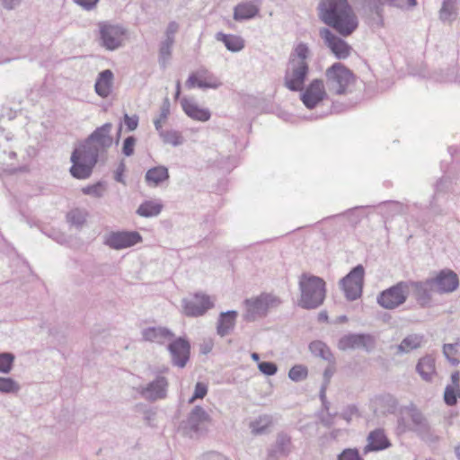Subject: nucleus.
I'll return each instance as SVG.
<instances>
[{"mask_svg": "<svg viewBox=\"0 0 460 460\" xmlns=\"http://www.w3.org/2000/svg\"><path fill=\"white\" fill-rule=\"evenodd\" d=\"M326 82L330 92L343 94L350 81L351 72L341 63H334L326 72Z\"/></svg>", "mask_w": 460, "mask_h": 460, "instance_id": "7", "label": "nucleus"}, {"mask_svg": "<svg viewBox=\"0 0 460 460\" xmlns=\"http://www.w3.org/2000/svg\"><path fill=\"white\" fill-rule=\"evenodd\" d=\"M437 293H451L459 285L457 275L451 270H442L435 278L430 279Z\"/></svg>", "mask_w": 460, "mask_h": 460, "instance_id": "18", "label": "nucleus"}, {"mask_svg": "<svg viewBox=\"0 0 460 460\" xmlns=\"http://www.w3.org/2000/svg\"><path fill=\"white\" fill-rule=\"evenodd\" d=\"M346 322H348V317L346 315H341V316L337 317V319H336V323H346Z\"/></svg>", "mask_w": 460, "mask_h": 460, "instance_id": "64", "label": "nucleus"}, {"mask_svg": "<svg viewBox=\"0 0 460 460\" xmlns=\"http://www.w3.org/2000/svg\"><path fill=\"white\" fill-rule=\"evenodd\" d=\"M374 345V338L369 334L349 333L342 336L338 341V348L341 350L364 349L369 351Z\"/></svg>", "mask_w": 460, "mask_h": 460, "instance_id": "15", "label": "nucleus"}, {"mask_svg": "<svg viewBox=\"0 0 460 460\" xmlns=\"http://www.w3.org/2000/svg\"><path fill=\"white\" fill-rule=\"evenodd\" d=\"M216 39L217 40L223 42L227 50L231 52H239L243 50L245 46L244 40L239 35L217 32L216 34Z\"/></svg>", "mask_w": 460, "mask_h": 460, "instance_id": "27", "label": "nucleus"}, {"mask_svg": "<svg viewBox=\"0 0 460 460\" xmlns=\"http://www.w3.org/2000/svg\"><path fill=\"white\" fill-rule=\"evenodd\" d=\"M443 353L453 366L458 365L460 363V341L444 344Z\"/></svg>", "mask_w": 460, "mask_h": 460, "instance_id": "37", "label": "nucleus"}, {"mask_svg": "<svg viewBox=\"0 0 460 460\" xmlns=\"http://www.w3.org/2000/svg\"><path fill=\"white\" fill-rule=\"evenodd\" d=\"M368 445L366 450H383L390 446V443L381 429H376L371 431L367 437Z\"/></svg>", "mask_w": 460, "mask_h": 460, "instance_id": "28", "label": "nucleus"}, {"mask_svg": "<svg viewBox=\"0 0 460 460\" xmlns=\"http://www.w3.org/2000/svg\"><path fill=\"white\" fill-rule=\"evenodd\" d=\"M398 429L401 432H405L406 430L411 429V428L407 427L402 418L398 420Z\"/></svg>", "mask_w": 460, "mask_h": 460, "instance_id": "61", "label": "nucleus"}, {"mask_svg": "<svg viewBox=\"0 0 460 460\" xmlns=\"http://www.w3.org/2000/svg\"><path fill=\"white\" fill-rule=\"evenodd\" d=\"M411 286L414 289L415 298L420 305L422 307L430 305L432 300L433 293H436L434 283L430 279L425 281L411 282L409 286Z\"/></svg>", "mask_w": 460, "mask_h": 460, "instance_id": "20", "label": "nucleus"}, {"mask_svg": "<svg viewBox=\"0 0 460 460\" xmlns=\"http://www.w3.org/2000/svg\"><path fill=\"white\" fill-rule=\"evenodd\" d=\"M280 304L281 300L277 296L270 293H262L256 297L244 301L245 312L243 317L247 322H253L264 317L270 309L276 308Z\"/></svg>", "mask_w": 460, "mask_h": 460, "instance_id": "6", "label": "nucleus"}, {"mask_svg": "<svg viewBox=\"0 0 460 460\" xmlns=\"http://www.w3.org/2000/svg\"><path fill=\"white\" fill-rule=\"evenodd\" d=\"M220 85V83L217 82L216 79H209V80H199L198 82V87L199 88H212L217 89Z\"/></svg>", "mask_w": 460, "mask_h": 460, "instance_id": "54", "label": "nucleus"}, {"mask_svg": "<svg viewBox=\"0 0 460 460\" xmlns=\"http://www.w3.org/2000/svg\"><path fill=\"white\" fill-rule=\"evenodd\" d=\"M380 4H383L385 2H389L391 5L408 10L415 7L417 5L416 0H377Z\"/></svg>", "mask_w": 460, "mask_h": 460, "instance_id": "44", "label": "nucleus"}, {"mask_svg": "<svg viewBox=\"0 0 460 460\" xmlns=\"http://www.w3.org/2000/svg\"><path fill=\"white\" fill-rule=\"evenodd\" d=\"M358 409L355 405L348 406L341 413L342 419L349 422L354 415H357Z\"/></svg>", "mask_w": 460, "mask_h": 460, "instance_id": "53", "label": "nucleus"}, {"mask_svg": "<svg viewBox=\"0 0 460 460\" xmlns=\"http://www.w3.org/2000/svg\"><path fill=\"white\" fill-rule=\"evenodd\" d=\"M198 82H199V79L197 78L196 75L195 74H191L188 80L186 81L185 84H186V87H188L189 89L190 88H193L194 86H198Z\"/></svg>", "mask_w": 460, "mask_h": 460, "instance_id": "59", "label": "nucleus"}, {"mask_svg": "<svg viewBox=\"0 0 460 460\" xmlns=\"http://www.w3.org/2000/svg\"><path fill=\"white\" fill-rule=\"evenodd\" d=\"M66 217L67 221L72 226H74L76 228H81L86 221L87 212L82 209L75 208L71 210L67 214Z\"/></svg>", "mask_w": 460, "mask_h": 460, "instance_id": "39", "label": "nucleus"}, {"mask_svg": "<svg viewBox=\"0 0 460 460\" xmlns=\"http://www.w3.org/2000/svg\"><path fill=\"white\" fill-rule=\"evenodd\" d=\"M236 316L237 312L234 310L221 313L217 326V334L221 337L228 335L235 325Z\"/></svg>", "mask_w": 460, "mask_h": 460, "instance_id": "26", "label": "nucleus"}, {"mask_svg": "<svg viewBox=\"0 0 460 460\" xmlns=\"http://www.w3.org/2000/svg\"><path fill=\"white\" fill-rule=\"evenodd\" d=\"M136 142L137 140L133 136H129L125 138L122 146V153L126 156H131L134 154Z\"/></svg>", "mask_w": 460, "mask_h": 460, "instance_id": "48", "label": "nucleus"}, {"mask_svg": "<svg viewBox=\"0 0 460 460\" xmlns=\"http://www.w3.org/2000/svg\"><path fill=\"white\" fill-rule=\"evenodd\" d=\"M408 413L413 425L411 430L417 432L424 440L430 442L437 440L438 438L433 435L429 421L419 410L411 408Z\"/></svg>", "mask_w": 460, "mask_h": 460, "instance_id": "17", "label": "nucleus"}, {"mask_svg": "<svg viewBox=\"0 0 460 460\" xmlns=\"http://www.w3.org/2000/svg\"><path fill=\"white\" fill-rule=\"evenodd\" d=\"M15 356L11 352L0 353V373L8 374L13 369Z\"/></svg>", "mask_w": 460, "mask_h": 460, "instance_id": "41", "label": "nucleus"}, {"mask_svg": "<svg viewBox=\"0 0 460 460\" xmlns=\"http://www.w3.org/2000/svg\"><path fill=\"white\" fill-rule=\"evenodd\" d=\"M181 303L184 314L191 317L203 315L214 306L210 297L204 294H196L191 299L184 298Z\"/></svg>", "mask_w": 460, "mask_h": 460, "instance_id": "13", "label": "nucleus"}, {"mask_svg": "<svg viewBox=\"0 0 460 460\" xmlns=\"http://www.w3.org/2000/svg\"><path fill=\"white\" fill-rule=\"evenodd\" d=\"M258 368L261 373L266 376H273L278 371V367L275 363L270 361H262L258 364Z\"/></svg>", "mask_w": 460, "mask_h": 460, "instance_id": "47", "label": "nucleus"}, {"mask_svg": "<svg viewBox=\"0 0 460 460\" xmlns=\"http://www.w3.org/2000/svg\"><path fill=\"white\" fill-rule=\"evenodd\" d=\"M21 389L20 385L11 377L0 376V392L4 394H17Z\"/></svg>", "mask_w": 460, "mask_h": 460, "instance_id": "40", "label": "nucleus"}, {"mask_svg": "<svg viewBox=\"0 0 460 460\" xmlns=\"http://www.w3.org/2000/svg\"><path fill=\"white\" fill-rule=\"evenodd\" d=\"M141 335L144 341L157 344H164L171 341L174 336L169 329L163 326L145 328L141 331Z\"/></svg>", "mask_w": 460, "mask_h": 460, "instance_id": "22", "label": "nucleus"}, {"mask_svg": "<svg viewBox=\"0 0 460 460\" xmlns=\"http://www.w3.org/2000/svg\"><path fill=\"white\" fill-rule=\"evenodd\" d=\"M145 178L148 185L157 186L169 178V172L165 166H156L149 169Z\"/></svg>", "mask_w": 460, "mask_h": 460, "instance_id": "30", "label": "nucleus"}, {"mask_svg": "<svg viewBox=\"0 0 460 460\" xmlns=\"http://www.w3.org/2000/svg\"><path fill=\"white\" fill-rule=\"evenodd\" d=\"M168 349L173 365L184 367L190 357V343L186 340L179 338L168 345Z\"/></svg>", "mask_w": 460, "mask_h": 460, "instance_id": "19", "label": "nucleus"}, {"mask_svg": "<svg viewBox=\"0 0 460 460\" xmlns=\"http://www.w3.org/2000/svg\"><path fill=\"white\" fill-rule=\"evenodd\" d=\"M162 208L163 205L161 203L155 200H147L138 207L137 213L143 217H152L158 216Z\"/></svg>", "mask_w": 460, "mask_h": 460, "instance_id": "33", "label": "nucleus"}, {"mask_svg": "<svg viewBox=\"0 0 460 460\" xmlns=\"http://www.w3.org/2000/svg\"><path fill=\"white\" fill-rule=\"evenodd\" d=\"M111 128V123L103 124L97 128L81 146L74 150L71 155L73 164L70 172L75 178L86 179L90 177L99 156L106 153L112 145Z\"/></svg>", "mask_w": 460, "mask_h": 460, "instance_id": "1", "label": "nucleus"}, {"mask_svg": "<svg viewBox=\"0 0 460 460\" xmlns=\"http://www.w3.org/2000/svg\"><path fill=\"white\" fill-rule=\"evenodd\" d=\"M460 397V388L447 385L444 392V401L449 405L453 406L456 403L457 399Z\"/></svg>", "mask_w": 460, "mask_h": 460, "instance_id": "43", "label": "nucleus"}, {"mask_svg": "<svg viewBox=\"0 0 460 460\" xmlns=\"http://www.w3.org/2000/svg\"><path fill=\"white\" fill-rule=\"evenodd\" d=\"M124 122L129 131H133L137 128L138 125V117L134 115L132 117L125 114Z\"/></svg>", "mask_w": 460, "mask_h": 460, "instance_id": "52", "label": "nucleus"}, {"mask_svg": "<svg viewBox=\"0 0 460 460\" xmlns=\"http://www.w3.org/2000/svg\"><path fill=\"white\" fill-rule=\"evenodd\" d=\"M155 413L154 411H148L145 412V420L150 423L151 420L155 419Z\"/></svg>", "mask_w": 460, "mask_h": 460, "instance_id": "62", "label": "nucleus"}, {"mask_svg": "<svg viewBox=\"0 0 460 460\" xmlns=\"http://www.w3.org/2000/svg\"><path fill=\"white\" fill-rule=\"evenodd\" d=\"M319 17L341 35H350L358 27V19L347 0H320Z\"/></svg>", "mask_w": 460, "mask_h": 460, "instance_id": "2", "label": "nucleus"}, {"mask_svg": "<svg viewBox=\"0 0 460 460\" xmlns=\"http://www.w3.org/2000/svg\"><path fill=\"white\" fill-rule=\"evenodd\" d=\"M409 295V283L399 282L383 291L377 298L378 304L386 309H394L406 301Z\"/></svg>", "mask_w": 460, "mask_h": 460, "instance_id": "10", "label": "nucleus"}, {"mask_svg": "<svg viewBox=\"0 0 460 460\" xmlns=\"http://www.w3.org/2000/svg\"><path fill=\"white\" fill-rule=\"evenodd\" d=\"M327 96L323 81L314 79L301 93V101L308 109H314Z\"/></svg>", "mask_w": 460, "mask_h": 460, "instance_id": "16", "label": "nucleus"}, {"mask_svg": "<svg viewBox=\"0 0 460 460\" xmlns=\"http://www.w3.org/2000/svg\"><path fill=\"white\" fill-rule=\"evenodd\" d=\"M459 0H443L439 11V18L443 22H452L456 17V10Z\"/></svg>", "mask_w": 460, "mask_h": 460, "instance_id": "34", "label": "nucleus"}, {"mask_svg": "<svg viewBox=\"0 0 460 460\" xmlns=\"http://www.w3.org/2000/svg\"><path fill=\"white\" fill-rule=\"evenodd\" d=\"M209 420L210 417L205 410L200 406H195L188 418L181 423L180 429L184 436L193 438L203 431Z\"/></svg>", "mask_w": 460, "mask_h": 460, "instance_id": "8", "label": "nucleus"}, {"mask_svg": "<svg viewBox=\"0 0 460 460\" xmlns=\"http://www.w3.org/2000/svg\"><path fill=\"white\" fill-rule=\"evenodd\" d=\"M169 107H170V104L169 102L166 101L163 106L161 107V113H160V116L154 119V124H155V129L159 132L161 131L163 128V123L166 120L168 115H169Z\"/></svg>", "mask_w": 460, "mask_h": 460, "instance_id": "45", "label": "nucleus"}, {"mask_svg": "<svg viewBox=\"0 0 460 460\" xmlns=\"http://www.w3.org/2000/svg\"><path fill=\"white\" fill-rule=\"evenodd\" d=\"M292 451L291 437L284 432L277 434L276 441L268 451L269 460L287 456Z\"/></svg>", "mask_w": 460, "mask_h": 460, "instance_id": "21", "label": "nucleus"}, {"mask_svg": "<svg viewBox=\"0 0 460 460\" xmlns=\"http://www.w3.org/2000/svg\"><path fill=\"white\" fill-rule=\"evenodd\" d=\"M178 30L179 24L174 21L170 22L164 32V40L174 42L175 34L177 33Z\"/></svg>", "mask_w": 460, "mask_h": 460, "instance_id": "50", "label": "nucleus"}, {"mask_svg": "<svg viewBox=\"0 0 460 460\" xmlns=\"http://www.w3.org/2000/svg\"><path fill=\"white\" fill-rule=\"evenodd\" d=\"M365 270L362 265L353 268L341 281L340 285L348 300L353 301L362 294Z\"/></svg>", "mask_w": 460, "mask_h": 460, "instance_id": "9", "label": "nucleus"}, {"mask_svg": "<svg viewBox=\"0 0 460 460\" xmlns=\"http://www.w3.org/2000/svg\"><path fill=\"white\" fill-rule=\"evenodd\" d=\"M320 36L337 58L345 59L349 56L351 47L345 40L333 34L329 29H321Z\"/></svg>", "mask_w": 460, "mask_h": 460, "instance_id": "14", "label": "nucleus"}, {"mask_svg": "<svg viewBox=\"0 0 460 460\" xmlns=\"http://www.w3.org/2000/svg\"><path fill=\"white\" fill-rule=\"evenodd\" d=\"M332 375H333V369L332 367H327L324 370V372H323V379H324L323 385H328V384L330 382V379L332 376Z\"/></svg>", "mask_w": 460, "mask_h": 460, "instance_id": "60", "label": "nucleus"}, {"mask_svg": "<svg viewBox=\"0 0 460 460\" xmlns=\"http://www.w3.org/2000/svg\"><path fill=\"white\" fill-rule=\"evenodd\" d=\"M310 351L316 357L323 358L329 363L333 362V356L325 343L320 341H314L309 345Z\"/></svg>", "mask_w": 460, "mask_h": 460, "instance_id": "35", "label": "nucleus"}, {"mask_svg": "<svg viewBox=\"0 0 460 460\" xmlns=\"http://www.w3.org/2000/svg\"><path fill=\"white\" fill-rule=\"evenodd\" d=\"M168 386V379L164 376L157 375L154 380L146 385H139L137 392L142 398L153 402L166 398Z\"/></svg>", "mask_w": 460, "mask_h": 460, "instance_id": "11", "label": "nucleus"}, {"mask_svg": "<svg viewBox=\"0 0 460 460\" xmlns=\"http://www.w3.org/2000/svg\"><path fill=\"white\" fill-rule=\"evenodd\" d=\"M260 12L258 2H243L234 8L233 18L234 21L242 22L256 17Z\"/></svg>", "mask_w": 460, "mask_h": 460, "instance_id": "23", "label": "nucleus"}, {"mask_svg": "<svg viewBox=\"0 0 460 460\" xmlns=\"http://www.w3.org/2000/svg\"><path fill=\"white\" fill-rule=\"evenodd\" d=\"M160 137L164 144L179 146L184 143V137L181 133L177 130H164L158 132Z\"/></svg>", "mask_w": 460, "mask_h": 460, "instance_id": "38", "label": "nucleus"}, {"mask_svg": "<svg viewBox=\"0 0 460 460\" xmlns=\"http://www.w3.org/2000/svg\"><path fill=\"white\" fill-rule=\"evenodd\" d=\"M142 236L136 231L111 232L104 236L103 243L113 250H122L140 243Z\"/></svg>", "mask_w": 460, "mask_h": 460, "instance_id": "12", "label": "nucleus"}, {"mask_svg": "<svg viewBox=\"0 0 460 460\" xmlns=\"http://www.w3.org/2000/svg\"><path fill=\"white\" fill-rule=\"evenodd\" d=\"M125 168H126L125 164L123 162H121L119 164V166L115 172V176H114L115 181H117L118 182L125 183V181L123 180V176H122V174L125 171Z\"/></svg>", "mask_w": 460, "mask_h": 460, "instance_id": "56", "label": "nucleus"}, {"mask_svg": "<svg viewBox=\"0 0 460 460\" xmlns=\"http://www.w3.org/2000/svg\"><path fill=\"white\" fill-rule=\"evenodd\" d=\"M416 370L425 380L429 381L435 374V360L430 356L420 358L416 366Z\"/></svg>", "mask_w": 460, "mask_h": 460, "instance_id": "31", "label": "nucleus"}, {"mask_svg": "<svg viewBox=\"0 0 460 460\" xmlns=\"http://www.w3.org/2000/svg\"><path fill=\"white\" fill-rule=\"evenodd\" d=\"M448 385L460 388V373H459V371H455L451 374V384Z\"/></svg>", "mask_w": 460, "mask_h": 460, "instance_id": "58", "label": "nucleus"}, {"mask_svg": "<svg viewBox=\"0 0 460 460\" xmlns=\"http://www.w3.org/2000/svg\"><path fill=\"white\" fill-rule=\"evenodd\" d=\"M113 84V73L110 69H106L102 71L97 77L95 82L94 89L96 93L102 97L106 98L111 93Z\"/></svg>", "mask_w": 460, "mask_h": 460, "instance_id": "25", "label": "nucleus"}, {"mask_svg": "<svg viewBox=\"0 0 460 460\" xmlns=\"http://www.w3.org/2000/svg\"><path fill=\"white\" fill-rule=\"evenodd\" d=\"M22 0H0L1 5L6 10H13L19 6Z\"/></svg>", "mask_w": 460, "mask_h": 460, "instance_id": "55", "label": "nucleus"}, {"mask_svg": "<svg viewBox=\"0 0 460 460\" xmlns=\"http://www.w3.org/2000/svg\"><path fill=\"white\" fill-rule=\"evenodd\" d=\"M272 423V416L269 414H263L260 415L250 423V429L253 435L258 436L264 434L267 431V429L270 428Z\"/></svg>", "mask_w": 460, "mask_h": 460, "instance_id": "32", "label": "nucleus"}, {"mask_svg": "<svg viewBox=\"0 0 460 460\" xmlns=\"http://www.w3.org/2000/svg\"><path fill=\"white\" fill-rule=\"evenodd\" d=\"M309 49L304 43H299L290 54L284 76V85L292 92L304 90L305 81L309 73L307 58Z\"/></svg>", "mask_w": 460, "mask_h": 460, "instance_id": "3", "label": "nucleus"}, {"mask_svg": "<svg viewBox=\"0 0 460 460\" xmlns=\"http://www.w3.org/2000/svg\"><path fill=\"white\" fill-rule=\"evenodd\" d=\"M82 192L85 195H90L94 198H101L103 195L104 188L101 182H98L96 184L83 188Z\"/></svg>", "mask_w": 460, "mask_h": 460, "instance_id": "46", "label": "nucleus"}, {"mask_svg": "<svg viewBox=\"0 0 460 460\" xmlns=\"http://www.w3.org/2000/svg\"><path fill=\"white\" fill-rule=\"evenodd\" d=\"M301 292L297 305L305 309H315L324 301L325 282L320 277L303 274L299 280Z\"/></svg>", "mask_w": 460, "mask_h": 460, "instance_id": "4", "label": "nucleus"}, {"mask_svg": "<svg viewBox=\"0 0 460 460\" xmlns=\"http://www.w3.org/2000/svg\"><path fill=\"white\" fill-rule=\"evenodd\" d=\"M98 44L109 51H114L125 45L127 29L119 23L100 22L97 24Z\"/></svg>", "mask_w": 460, "mask_h": 460, "instance_id": "5", "label": "nucleus"}, {"mask_svg": "<svg viewBox=\"0 0 460 460\" xmlns=\"http://www.w3.org/2000/svg\"><path fill=\"white\" fill-rule=\"evenodd\" d=\"M423 335L412 333L406 336L396 347V354H407L421 347Z\"/></svg>", "mask_w": 460, "mask_h": 460, "instance_id": "29", "label": "nucleus"}, {"mask_svg": "<svg viewBox=\"0 0 460 460\" xmlns=\"http://www.w3.org/2000/svg\"><path fill=\"white\" fill-rule=\"evenodd\" d=\"M208 393V386L203 383H197L193 395L190 399L189 402L192 403L196 399H202Z\"/></svg>", "mask_w": 460, "mask_h": 460, "instance_id": "49", "label": "nucleus"}, {"mask_svg": "<svg viewBox=\"0 0 460 460\" xmlns=\"http://www.w3.org/2000/svg\"><path fill=\"white\" fill-rule=\"evenodd\" d=\"M174 42L164 40L159 46L158 62L161 67L165 68L172 58V49Z\"/></svg>", "mask_w": 460, "mask_h": 460, "instance_id": "36", "label": "nucleus"}, {"mask_svg": "<svg viewBox=\"0 0 460 460\" xmlns=\"http://www.w3.org/2000/svg\"><path fill=\"white\" fill-rule=\"evenodd\" d=\"M181 106L184 112L191 119L199 121H208L210 119L211 113L208 109L200 108L192 100L182 99Z\"/></svg>", "mask_w": 460, "mask_h": 460, "instance_id": "24", "label": "nucleus"}, {"mask_svg": "<svg viewBox=\"0 0 460 460\" xmlns=\"http://www.w3.org/2000/svg\"><path fill=\"white\" fill-rule=\"evenodd\" d=\"M326 387H327V385H322L321 387V391H320V396H321V399L323 401L324 398H325V391H326Z\"/></svg>", "mask_w": 460, "mask_h": 460, "instance_id": "63", "label": "nucleus"}, {"mask_svg": "<svg viewBox=\"0 0 460 460\" xmlns=\"http://www.w3.org/2000/svg\"><path fill=\"white\" fill-rule=\"evenodd\" d=\"M307 375V367L304 365H295L288 371V377L294 382L305 380Z\"/></svg>", "mask_w": 460, "mask_h": 460, "instance_id": "42", "label": "nucleus"}, {"mask_svg": "<svg viewBox=\"0 0 460 460\" xmlns=\"http://www.w3.org/2000/svg\"><path fill=\"white\" fill-rule=\"evenodd\" d=\"M79 5L83 6L86 10H90L95 6L99 0H75Z\"/></svg>", "mask_w": 460, "mask_h": 460, "instance_id": "57", "label": "nucleus"}, {"mask_svg": "<svg viewBox=\"0 0 460 460\" xmlns=\"http://www.w3.org/2000/svg\"><path fill=\"white\" fill-rule=\"evenodd\" d=\"M338 460H362L356 449H345L340 456Z\"/></svg>", "mask_w": 460, "mask_h": 460, "instance_id": "51", "label": "nucleus"}]
</instances>
